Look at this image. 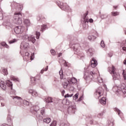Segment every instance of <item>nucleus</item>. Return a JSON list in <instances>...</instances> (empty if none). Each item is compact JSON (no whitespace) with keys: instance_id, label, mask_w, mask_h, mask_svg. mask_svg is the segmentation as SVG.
Returning a JSON list of instances; mask_svg holds the SVG:
<instances>
[{"instance_id":"57","label":"nucleus","mask_w":126,"mask_h":126,"mask_svg":"<svg viewBox=\"0 0 126 126\" xmlns=\"http://www.w3.org/2000/svg\"><path fill=\"white\" fill-rule=\"evenodd\" d=\"M108 57H109L110 58H111V57H113V54L111 53H109Z\"/></svg>"},{"instance_id":"50","label":"nucleus","mask_w":126,"mask_h":126,"mask_svg":"<svg viewBox=\"0 0 126 126\" xmlns=\"http://www.w3.org/2000/svg\"><path fill=\"white\" fill-rule=\"evenodd\" d=\"M51 53L52 54V55H53V56H55L56 55V51H55V50H51L50 51Z\"/></svg>"},{"instance_id":"47","label":"nucleus","mask_w":126,"mask_h":126,"mask_svg":"<svg viewBox=\"0 0 126 126\" xmlns=\"http://www.w3.org/2000/svg\"><path fill=\"white\" fill-rule=\"evenodd\" d=\"M73 95V94H67L66 95H65L64 97L65 98H68V97H72Z\"/></svg>"},{"instance_id":"11","label":"nucleus","mask_w":126,"mask_h":126,"mask_svg":"<svg viewBox=\"0 0 126 126\" xmlns=\"http://www.w3.org/2000/svg\"><path fill=\"white\" fill-rule=\"evenodd\" d=\"M121 91L123 94H126V86L125 83L121 84L120 86Z\"/></svg>"},{"instance_id":"49","label":"nucleus","mask_w":126,"mask_h":126,"mask_svg":"<svg viewBox=\"0 0 126 126\" xmlns=\"http://www.w3.org/2000/svg\"><path fill=\"white\" fill-rule=\"evenodd\" d=\"M108 126H114V123L113 122H108Z\"/></svg>"},{"instance_id":"12","label":"nucleus","mask_w":126,"mask_h":126,"mask_svg":"<svg viewBox=\"0 0 126 126\" xmlns=\"http://www.w3.org/2000/svg\"><path fill=\"white\" fill-rule=\"evenodd\" d=\"M91 64L92 67H95V66H97L98 63H97V61H96V59H95V58L92 59V60L91 62Z\"/></svg>"},{"instance_id":"14","label":"nucleus","mask_w":126,"mask_h":126,"mask_svg":"<svg viewBox=\"0 0 126 126\" xmlns=\"http://www.w3.org/2000/svg\"><path fill=\"white\" fill-rule=\"evenodd\" d=\"M102 90V88L99 87L98 88L95 92V94L96 95H97V97L98 98H99V97H101V91Z\"/></svg>"},{"instance_id":"3","label":"nucleus","mask_w":126,"mask_h":126,"mask_svg":"<svg viewBox=\"0 0 126 126\" xmlns=\"http://www.w3.org/2000/svg\"><path fill=\"white\" fill-rule=\"evenodd\" d=\"M0 87L3 90H6V88L9 87L11 90H12V82L9 80H7L5 82L0 81Z\"/></svg>"},{"instance_id":"23","label":"nucleus","mask_w":126,"mask_h":126,"mask_svg":"<svg viewBox=\"0 0 126 126\" xmlns=\"http://www.w3.org/2000/svg\"><path fill=\"white\" fill-rule=\"evenodd\" d=\"M31 83L32 85H35L36 83V78L35 77H32L31 78Z\"/></svg>"},{"instance_id":"24","label":"nucleus","mask_w":126,"mask_h":126,"mask_svg":"<svg viewBox=\"0 0 126 126\" xmlns=\"http://www.w3.org/2000/svg\"><path fill=\"white\" fill-rule=\"evenodd\" d=\"M24 23H25V25H26L27 27L29 26L31 24L30 21L28 19L24 20Z\"/></svg>"},{"instance_id":"16","label":"nucleus","mask_w":126,"mask_h":126,"mask_svg":"<svg viewBox=\"0 0 126 126\" xmlns=\"http://www.w3.org/2000/svg\"><path fill=\"white\" fill-rule=\"evenodd\" d=\"M114 111L118 113V115L119 116V117H120V118H122V117H123V113H122V111H121L120 109H118V108H115Z\"/></svg>"},{"instance_id":"26","label":"nucleus","mask_w":126,"mask_h":126,"mask_svg":"<svg viewBox=\"0 0 126 126\" xmlns=\"http://www.w3.org/2000/svg\"><path fill=\"white\" fill-rule=\"evenodd\" d=\"M88 39L90 41H94V40L96 39V36H94V35H89L88 36Z\"/></svg>"},{"instance_id":"33","label":"nucleus","mask_w":126,"mask_h":126,"mask_svg":"<svg viewBox=\"0 0 126 126\" xmlns=\"http://www.w3.org/2000/svg\"><path fill=\"white\" fill-rule=\"evenodd\" d=\"M10 78H11V80H13V81H19L18 78H15V77H14V76H13V75H11Z\"/></svg>"},{"instance_id":"35","label":"nucleus","mask_w":126,"mask_h":126,"mask_svg":"<svg viewBox=\"0 0 126 126\" xmlns=\"http://www.w3.org/2000/svg\"><path fill=\"white\" fill-rule=\"evenodd\" d=\"M35 90L32 89H30L28 90V92L29 94H31L32 95L33 94V93H34V92Z\"/></svg>"},{"instance_id":"60","label":"nucleus","mask_w":126,"mask_h":126,"mask_svg":"<svg viewBox=\"0 0 126 126\" xmlns=\"http://www.w3.org/2000/svg\"><path fill=\"white\" fill-rule=\"evenodd\" d=\"M62 55H63V53H59L58 58H60V57H61V56H62Z\"/></svg>"},{"instance_id":"31","label":"nucleus","mask_w":126,"mask_h":126,"mask_svg":"<svg viewBox=\"0 0 126 126\" xmlns=\"http://www.w3.org/2000/svg\"><path fill=\"white\" fill-rule=\"evenodd\" d=\"M7 121L9 123V124H10L11 125L12 124V120L11 119L10 116H8L7 117Z\"/></svg>"},{"instance_id":"5","label":"nucleus","mask_w":126,"mask_h":126,"mask_svg":"<svg viewBox=\"0 0 126 126\" xmlns=\"http://www.w3.org/2000/svg\"><path fill=\"white\" fill-rule=\"evenodd\" d=\"M13 99H16V100H18V101L20 103H23V104L25 106H29V101L26 100H24L22 99V98L21 97L15 96H12Z\"/></svg>"},{"instance_id":"37","label":"nucleus","mask_w":126,"mask_h":126,"mask_svg":"<svg viewBox=\"0 0 126 126\" xmlns=\"http://www.w3.org/2000/svg\"><path fill=\"white\" fill-rule=\"evenodd\" d=\"M29 36L27 34H24L22 36V39H23L24 40L25 39H28L29 40Z\"/></svg>"},{"instance_id":"13","label":"nucleus","mask_w":126,"mask_h":126,"mask_svg":"<svg viewBox=\"0 0 126 126\" xmlns=\"http://www.w3.org/2000/svg\"><path fill=\"white\" fill-rule=\"evenodd\" d=\"M28 41H29L30 42H32V43H33V44H34V43L36 42V39H35V36H34L33 35H31L29 36Z\"/></svg>"},{"instance_id":"32","label":"nucleus","mask_w":126,"mask_h":126,"mask_svg":"<svg viewBox=\"0 0 126 126\" xmlns=\"http://www.w3.org/2000/svg\"><path fill=\"white\" fill-rule=\"evenodd\" d=\"M68 83H69V82L68 81H67L66 82L63 83V88H67V86H68Z\"/></svg>"},{"instance_id":"36","label":"nucleus","mask_w":126,"mask_h":126,"mask_svg":"<svg viewBox=\"0 0 126 126\" xmlns=\"http://www.w3.org/2000/svg\"><path fill=\"white\" fill-rule=\"evenodd\" d=\"M111 14L113 16H117L120 14V13L118 12H112Z\"/></svg>"},{"instance_id":"10","label":"nucleus","mask_w":126,"mask_h":126,"mask_svg":"<svg viewBox=\"0 0 126 126\" xmlns=\"http://www.w3.org/2000/svg\"><path fill=\"white\" fill-rule=\"evenodd\" d=\"M72 48L76 53H79L80 51V49H81L80 45L78 43L73 44Z\"/></svg>"},{"instance_id":"38","label":"nucleus","mask_w":126,"mask_h":126,"mask_svg":"<svg viewBox=\"0 0 126 126\" xmlns=\"http://www.w3.org/2000/svg\"><path fill=\"white\" fill-rule=\"evenodd\" d=\"M50 126H57V121H53L50 124Z\"/></svg>"},{"instance_id":"51","label":"nucleus","mask_w":126,"mask_h":126,"mask_svg":"<svg viewBox=\"0 0 126 126\" xmlns=\"http://www.w3.org/2000/svg\"><path fill=\"white\" fill-rule=\"evenodd\" d=\"M78 94H76L73 97V99H75V100H76V99H77V98H78Z\"/></svg>"},{"instance_id":"40","label":"nucleus","mask_w":126,"mask_h":126,"mask_svg":"<svg viewBox=\"0 0 126 126\" xmlns=\"http://www.w3.org/2000/svg\"><path fill=\"white\" fill-rule=\"evenodd\" d=\"M32 95L33 96V97H37L38 96V93L36 91H34Z\"/></svg>"},{"instance_id":"52","label":"nucleus","mask_w":126,"mask_h":126,"mask_svg":"<svg viewBox=\"0 0 126 126\" xmlns=\"http://www.w3.org/2000/svg\"><path fill=\"white\" fill-rule=\"evenodd\" d=\"M3 18V15L2 14V13L0 12V20H2Z\"/></svg>"},{"instance_id":"1","label":"nucleus","mask_w":126,"mask_h":126,"mask_svg":"<svg viewBox=\"0 0 126 126\" xmlns=\"http://www.w3.org/2000/svg\"><path fill=\"white\" fill-rule=\"evenodd\" d=\"M108 71L111 74L113 80H118L120 79V74L116 72V68L112 65V67H109L108 68Z\"/></svg>"},{"instance_id":"64","label":"nucleus","mask_w":126,"mask_h":126,"mask_svg":"<svg viewBox=\"0 0 126 126\" xmlns=\"http://www.w3.org/2000/svg\"><path fill=\"white\" fill-rule=\"evenodd\" d=\"M0 126H7L6 124H2Z\"/></svg>"},{"instance_id":"30","label":"nucleus","mask_w":126,"mask_h":126,"mask_svg":"<svg viewBox=\"0 0 126 126\" xmlns=\"http://www.w3.org/2000/svg\"><path fill=\"white\" fill-rule=\"evenodd\" d=\"M78 58L80 60H83L84 59V54L83 53H79Z\"/></svg>"},{"instance_id":"62","label":"nucleus","mask_w":126,"mask_h":126,"mask_svg":"<svg viewBox=\"0 0 126 126\" xmlns=\"http://www.w3.org/2000/svg\"><path fill=\"white\" fill-rule=\"evenodd\" d=\"M98 82H99V83H102L103 82V79H101V80L98 81Z\"/></svg>"},{"instance_id":"42","label":"nucleus","mask_w":126,"mask_h":126,"mask_svg":"<svg viewBox=\"0 0 126 126\" xmlns=\"http://www.w3.org/2000/svg\"><path fill=\"white\" fill-rule=\"evenodd\" d=\"M35 34L36 36V39H39L40 35H41L40 32H36Z\"/></svg>"},{"instance_id":"43","label":"nucleus","mask_w":126,"mask_h":126,"mask_svg":"<svg viewBox=\"0 0 126 126\" xmlns=\"http://www.w3.org/2000/svg\"><path fill=\"white\" fill-rule=\"evenodd\" d=\"M48 66H47V67H46L45 68L42 69L41 70V73L43 74V73H44V71H47L48 70Z\"/></svg>"},{"instance_id":"63","label":"nucleus","mask_w":126,"mask_h":126,"mask_svg":"<svg viewBox=\"0 0 126 126\" xmlns=\"http://www.w3.org/2000/svg\"><path fill=\"white\" fill-rule=\"evenodd\" d=\"M123 51H126V47H123Z\"/></svg>"},{"instance_id":"21","label":"nucleus","mask_w":126,"mask_h":126,"mask_svg":"<svg viewBox=\"0 0 126 126\" xmlns=\"http://www.w3.org/2000/svg\"><path fill=\"white\" fill-rule=\"evenodd\" d=\"M1 73H2L4 75H7L8 72H7V69L5 68H2L1 71Z\"/></svg>"},{"instance_id":"18","label":"nucleus","mask_w":126,"mask_h":126,"mask_svg":"<svg viewBox=\"0 0 126 126\" xmlns=\"http://www.w3.org/2000/svg\"><path fill=\"white\" fill-rule=\"evenodd\" d=\"M29 47V43H22L21 44L20 48L21 49H22V48H24V49H27Z\"/></svg>"},{"instance_id":"48","label":"nucleus","mask_w":126,"mask_h":126,"mask_svg":"<svg viewBox=\"0 0 126 126\" xmlns=\"http://www.w3.org/2000/svg\"><path fill=\"white\" fill-rule=\"evenodd\" d=\"M101 17L102 19H105V18H107V17H108V16L106 14H102Z\"/></svg>"},{"instance_id":"44","label":"nucleus","mask_w":126,"mask_h":126,"mask_svg":"<svg viewBox=\"0 0 126 126\" xmlns=\"http://www.w3.org/2000/svg\"><path fill=\"white\" fill-rule=\"evenodd\" d=\"M37 119L38 120V122H42V121H43V117H42L41 115H39Z\"/></svg>"},{"instance_id":"53","label":"nucleus","mask_w":126,"mask_h":126,"mask_svg":"<svg viewBox=\"0 0 126 126\" xmlns=\"http://www.w3.org/2000/svg\"><path fill=\"white\" fill-rule=\"evenodd\" d=\"M39 106H35V107H34V111L35 112H37V111H38V110H39Z\"/></svg>"},{"instance_id":"45","label":"nucleus","mask_w":126,"mask_h":126,"mask_svg":"<svg viewBox=\"0 0 126 126\" xmlns=\"http://www.w3.org/2000/svg\"><path fill=\"white\" fill-rule=\"evenodd\" d=\"M15 42H17V39H14L12 40H10L9 43V44H13V43H15Z\"/></svg>"},{"instance_id":"7","label":"nucleus","mask_w":126,"mask_h":126,"mask_svg":"<svg viewBox=\"0 0 126 126\" xmlns=\"http://www.w3.org/2000/svg\"><path fill=\"white\" fill-rule=\"evenodd\" d=\"M25 28L23 26H19L14 28L15 33L16 34H21L24 31Z\"/></svg>"},{"instance_id":"9","label":"nucleus","mask_w":126,"mask_h":126,"mask_svg":"<svg viewBox=\"0 0 126 126\" xmlns=\"http://www.w3.org/2000/svg\"><path fill=\"white\" fill-rule=\"evenodd\" d=\"M60 5H58L59 7L61 8L63 10H68V9H69V6L67 5V4L63 2H59Z\"/></svg>"},{"instance_id":"22","label":"nucleus","mask_w":126,"mask_h":126,"mask_svg":"<svg viewBox=\"0 0 126 126\" xmlns=\"http://www.w3.org/2000/svg\"><path fill=\"white\" fill-rule=\"evenodd\" d=\"M40 114L43 117H46V111H45V108H42L40 110Z\"/></svg>"},{"instance_id":"56","label":"nucleus","mask_w":126,"mask_h":126,"mask_svg":"<svg viewBox=\"0 0 126 126\" xmlns=\"http://www.w3.org/2000/svg\"><path fill=\"white\" fill-rule=\"evenodd\" d=\"M102 116H103V113H99V114H98L97 117L98 118H100V117H102Z\"/></svg>"},{"instance_id":"4","label":"nucleus","mask_w":126,"mask_h":126,"mask_svg":"<svg viewBox=\"0 0 126 126\" xmlns=\"http://www.w3.org/2000/svg\"><path fill=\"white\" fill-rule=\"evenodd\" d=\"M87 15H88V13H86L83 17V28L84 30H86V29H88V23L89 22V20L86 18Z\"/></svg>"},{"instance_id":"46","label":"nucleus","mask_w":126,"mask_h":126,"mask_svg":"<svg viewBox=\"0 0 126 126\" xmlns=\"http://www.w3.org/2000/svg\"><path fill=\"white\" fill-rule=\"evenodd\" d=\"M100 46L102 48H105V43L104 42L103 40H102L100 43Z\"/></svg>"},{"instance_id":"17","label":"nucleus","mask_w":126,"mask_h":126,"mask_svg":"<svg viewBox=\"0 0 126 126\" xmlns=\"http://www.w3.org/2000/svg\"><path fill=\"white\" fill-rule=\"evenodd\" d=\"M85 75H87V74L89 75H92L93 77H94V75H95V72L94 71H86L85 72Z\"/></svg>"},{"instance_id":"61","label":"nucleus","mask_w":126,"mask_h":126,"mask_svg":"<svg viewBox=\"0 0 126 126\" xmlns=\"http://www.w3.org/2000/svg\"><path fill=\"white\" fill-rule=\"evenodd\" d=\"M1 107H4V103H2V102L1 103Z\"/></svg>"},{"instance_id":"54","label":"nucleus","mask_w":126,"mask_h":126,"mask_svg":"<svg viewBox=\"0 0 126 126\" xmlns=\"http://www.w3.org/2000/svg\"><path fill=\"white\" fill-rule=\"evenodd\" d=\"M6 44V43L5 42L1 43V46H2V47H4L5 46Z\"/></svg>"},{"instance_id":"29","label":"nucleus","mask_w":126,"mask_h":126,"mask_svg":"<svg viewBox=\"0 0 126 126\" xmlns=\"http://www.w3.org/2000/svg\"><path fill=\"white\" fill-rule=\"evenodd\" d=\"M59 74L60 75L61 79H63V70L62 69L59 71Z\"/></svg>"},{"instance_id":"6","label":"nucleus","mask_w":126,"mask_h":126,"mask_svg":"<svg viewBox=\"0 0 126 126\" xmlns=\"http://www.w3.org/2000/svg\"><path fill=\"white\" fill-rule=\"evenodd\" d=\"M12 8H19L20 10H22L23 9V5L20 3H18L15 2H12L11 4Z\"/></svg>"},{"instance_id":"2","label":"nucleus","mask_w":126,"mask_h":126,"mask_svg":"<svg viewBox=\"0 0 126 126\" xmlns=\"http://www.w3.org/2000/svg\"><path fill=\"white\" fill-rule=\"evenodd\" d=\"M13 22L15 24H22V14L20 12H16L14 14Z\"/></svg>"},{"instance_id":"20","label":"nucleus","mask_w":126,"mask_h":126,"mask_svg":"<svg viewBox=\"0 0 126 126\" xmlns=\"http://www.w3.org/2000/svg\"><path fill=\"white\" fill-rule=\"evenodd\" d=\"M46 99V101L47 103H53L54 102V99L51 97H48Z\"/></svg>"},{"instance_id":"8","label":"nucleus","mask_w":126,"mask_h":126,"mask_svg":"<svg viewBox=\"0 0 126 126\" xmlns=\"http://www.w3.org/2000/svg\"><path fill=\"white\" fill-rule=\"evenodd\" d=\"M76 112V106L75 105H71L69 106L67 110L68 114L69 115H72Z\"/></svg>"},{"instance_id":"28","label":"nucleus","mask_w":126,"mask_h":126,"mask_svg":"<svg viewBox=\"0 0 126 126\" xmlns=\"http://www.w3.org/2000/svg\"><path fill=\"white\" fill-rule=\"evenodd\" d=\"M93 51H94V49L92 48H90L88 49L87 53H88V54H90V55L92 56V55H93Z\"/></svg>"},{"instance_id":"58","label":"nucleus","mask_w":126,"mask_h":126,"mask_svg":"<svg viewBox=\"0 0 126 126\" xmlns=\"http://www.w3.org/2000/svg\"><path fill=\"white\" fill-rule=\"evenodd\" d=\"M89 22H90V23H93V19H90V20H89Z\"/></svg>"},{"instance_id":"19","label":"nucleus","mask_w":126,"mask_h":126,"mask_svg":"<svg viewBox=\"0 0 126 126\" xmlns=\"http://www.w3.org/2000/svg\"><path fill=\"white\" fill-rule=\"evenodd\" d=\"M99 102L100 104L102 105H106V98L105 97H102L100 100H99Z\"/></svg>"},{"instance_id":"15","label":"nucleus","mask_w":126,"mask_h":126,"mask_svg":"<svg viewBox=\"0 0 126 126\" xmlns=\"http://www.w3.org/2000/svg\"><path fill=\"white\" fill-rule=\"evenodd\" d=\"M5 25L6 28H8V29H9V28H12V27H13V24L10 23L9 21L6 22Z\"/></svg>"},{"instance_id":"41","label":"nucleus","mask_w":126,"mask_h":126,"mask_svg":"<svg viewBox=\"0 0 126 126\" xmlns=\"http://www.w3.org/2000/svg\"><path fill=\"white\" fill-rule=\"evenodd\" d=\"M60 126H69V124L68 123H63L60 125Z\"/></svg>"},{"instance_id":"39","label":"nucleus","mask_w":126,"mask_h":126,"mask_svg":"<svg viewBox=\"0 0 126 126\" xmlns=\"http://www.w3.org/2000/svg\"><path fill=\"white\" fill-rule=\"evenodd\" d=\"M123 77L125 79V80H126V70H123Z\"/></svg>"},{"instance_id":"55","label":"nucleus","mask_w":126,"mask_h":126,"mask_svg":"<svg viewBox=\"0 0 126 126\" xmlns=\"http://www.w3.org/2000/svg\"><path fill=\"white\" fill-rule=\"evenodd\" d=\"M25 56L26 57H29V52H26Z\"/></svg>"},{"instance_id":"25","label":"nucleus","mask_w":126,"mask_h":126,"mask_svg":"<svg viewBox=\"0 0 126 126\" xmlns=\"http://www.w3.org/2000/svg\"><path fill=\"white\" fill-rule=\"evenodd\" d=\"M43 122L45 123V124H50L51 123V118H47L43 120Z\"/></svg>"},{"instance_id":"27","label":"nucleus","mask_w":126,"mask_h":126,"mask_svg":"<svg viewBox=\"0 0 126 126\" xmlns=\"http://www.w3.org/2000/svg\"><path fill=\"white\" fill-rule=\"evenodd\" d=\"M71 84H76L77 83V80L75 78H73L71 79Z\"/></svg>"},{"instance_id":"59","label":"nucleus","mask_w":126,"mask_h":126,"mask_svg":"<svg viewBox=\"0 0 126 126\" xmlns=\"http://www.w3.org/2000/svg\"><path fill=\"white\" fill-rule=\"evenodd\" d=\"M4 47H5V48H7V49H8L9 48V46H8V45L7 44L5 45Z\"/></svg>"},{"instance_id":"34","label":"nucleus","mask_w":126,"mask_h":126,"mask_svg":"<svg viewBox=\"0 0 126 126\" xmlns=\"http://www.w3.org/2000/svg\"><path fill=\"white\" fill-rule=\"evenodd\" d=\"M46 26H47L46 25H43L41 26L40 31H42V32L45 31V30H46V29L47 28V27Z\"/></svg>"}]
</instances>
